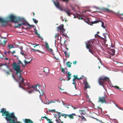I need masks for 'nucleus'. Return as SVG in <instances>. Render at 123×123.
<instances>
[{"instance_id": "nucleus-60", "label": "nucleus", "mask_w": 123, "mask_h": 123, "mask_svg": "<svg viewBox=\"0 0 123 123\" xmlns=\"http://www.w3.org/2000/svg\"><path fill=\"white\" fill-rule=\"evenodd\" d=\"M42 117L43 118H46V116H44V117Z\"/></svg>"}, {"instance_id": "nucleus-3", "label": "nucleus", "mask_w": 123, "mask_h": 123, "mask_svg": "<svg viewBox=\"0 0 123 123\" xmlns=\"http://www.w3.org/2000/svg\"><path fill=\"white\" fill-rule=\"evenodd\" d=\"M7 20H4L3 18L0 17V23H2V26H5L8 22H11L15 23H17L20 21H23V19L21 18L17 17L13 15L9 16L8 17Z\"/></svg>"}, {"instance_id": "nucleus-25", "label": "nucleus", "mask_w": 123, "mask_h": 123, "mask_svg": "<svg viewBox=\"0 0 123 123\" xmlns=\"http://www.w3.org/2000/svg\"><path fill=\"white\" fill-rule=\"evenodd\" d=\"M32 59H31V60L30 61H27L26 60H25L24 61V62L25 64L26 65L27 64L29 63H30L31 61L32 60Z\"/></svg>"}, {"instance_id": "nucleus-59", "label": "nucleus", "mask_w": 123, "mask_h": 123, "mask_svg": "<svg viewBox=\"0 0 123 123\" xmlns=\"http://www.w3.org/2000/svg\"><path fill=\"white\" fill-rule=\"evenodd\" d=\"M22 67H25V66L23 64V65H22Z\"/></svg>"}, {"instance_id": "nucleus-43", "label": "nucleus", "mask_w": 123, "mask_h": 123, "mask_svg": "<svg viewBox=\"0 0 123 123\" xmlns=\"http://www.w3.org/2000/svg\"><path fill=\"white\" fill-rule=\"evenodd\" d=\"M61 69H62V72L63 73L64 72H65L64 69V68H62Z\"/></svg>"}, {"instance_id": "nucleus-37", "label": "nucleus", "mask_w": 123, "mask_h": 123, "mask_svg": "<svg viewBox=\"0 0 123 123\" xmlns=\"http://www.w3.org/2000/svg\"><path fill=\"white\" fill-rule=\"evenodd\" d=\"M61 1H62L63 2H66V3H67L68 1L69 0H60Z\"/></svg>"}, {"instance_id": "nucleus-45", "label": "nucleus", "mask_w": 123, "mask_h": 123, "mask_svg": "<svg viewBox=\"0 0 123 123\" xmlns=\"http://www.w3.org/2000/svg\"><path fill=\"white\" fill-rule=\"evenodd\" d=\"M83 18H82V17H79L78 18V19H80V20H82V19H83Z\"/></svg>"}, {"instance_id": "nucleus-31", "label": "nucleus", "mask_w": 123, "mask_h": 123, "mask_svg": "<svg viewBox=\"0 0 123 123\" xmlns=\"http://www.w3.org/2000/svg\"><path fill=\"white\" fill-rule=\"evenodd\" d=\"M56 102V100H54L53 101H50L49 104L52 103H55Z\"/></svg>"}, {"instance_id": "nucleus-44", "label": "nucleus", "mask_w": 123, "mask_h": 123, "mask_svg": "<svg viewBox=\"0 0 123 123\" xmlns=\"http://www.w3.org/2000/svg\"><path fill=\"white\" fill-rule=\"evenodd\" d=\"M20 64H21L22 65H23V63L20 60H18Z\"/></svg>"}, {"instance_id": "nucleus-26", "label": "nucleus", "mask_w": 123, "mask_h": 123, "mask_svg": "<svg viewBox=\"0 0 123 123\" xmlns=\"http://www.w3.org/2000/svg\"><path fill=\"white\" fill-rule=\"evenodd\" d=\"M5 65L6 66L7 68H9V67L8 66H7L6 64H0V67H2L3 66Z\"/></svg>"}, {"instance_id": "nucleus-8", "label": "nucleus", "mask_w": 123, "mask_h": 123, "mask_svg": "<svg viewBox=\"0 0 123 123\" xmlns=\"http://www.w3.org/2000/svg\"><path fill=\"white\" fill-rule=\"evenodd\" d=\"M64 25L63 24H62L61 25L58 26L57 28L58 31H60L62 32L63 34V35L65 36L63 32L65 31V30L64 28Z\"/></svg>"}, {"instance_id": "nucleus-22", "label": "nucleus", "mask_w": 123, "mask_h": 123, "mask_svg": "<svg viewBox=\"0 0 123 123\" xmlns=\"http://www.w3.org/2000/svg\"><path fill=\"white\" fill-rule=\"evenodd\" d=\"M72 63H70L69 62H66V64L67 66L68 67L70 68L71 67V64Z\"/></svg>"}, {"instance_id": "nucleus-15", "label": "nucleus", "mask_w": 123, "mask_h": 123, "mask_svg": "<svg viewBox=\"0 0 123 123\" xmlns=\"http://www.w3.org/2000/svg\"><path fill=\"white\" fill-rule=\"evenodd\" d=\"M63 11L66 12L69 16H70L72 14V13L71 12V10L68 9L64 10Z\"/></svg>"}, {"instance_id": "nucleus-20", "label": "nucleus", "mask_w": 123, "mask_h": 123, "mask_svg": "<svg viewBox=\"0 0 123 123\" xmlns=\"http://www.w3.org/2000/svg\"><path fill=\"white\" fill-rule=\"evenodd\" d=\"M31 51H33L37 52V51L41 53H43V52L39 50H36L32 48H31Z\"/></svg>"}, {"instance_id": "nucleus-38", "label": "nucleus", "mask_w": 123, "mask_h": 123, "mask_svg": "<svg viewBox=\"0 0 123 123\" xmlns=\"http://www.w3.org/2000/svg\"><path fill=\"white\" fill-rule=\"evenodd\" d=\"M34 91V90H31L30 91H28V93H31L32 92H33Z\"/></svg>"}, {"instance_id": "nucleus-58", "label": "nucleus", "mask_w": 123, "mask_h": 123, "mask_svg": "<svg viewBox=\"0 0 123 123\" xmlns=\"http://www.w3.org/2000/svg\"><path fill=\"white\" fill-rule=\"evenodd\" d=\"M41 119L43 121V118L42 117L41 118Z\"/></svg>"}, {"instance_id": "nucleus-24", "label": "nucleus", "mask_w": 123, "mask_h": 123, "mask_svg": "<svg viewBox=\"0 0 123 123\" xmlns=\"http://www.w3.org/2000/svg\"><path fill=\"white\" fill-rule=\"evenodd\" d=\"M59 34H55V38L56 39L59 40Z\"/></svg>"}, {"instance_id": "nucleus-36", "label": "nucleus", "mask_w": 123, "mask_h": 123, "mask_svg": "<svg viewBox=\"0 0 123 123\" xmlns=\"http://www.w3.org/2000/svg\"><path fill=\"white\" fill-rule=\"evenodd\" d=\"M80 111H82V114H85V111H84V110H80Z\"/></svg>"}, {"instance_id": "nucleus-52", "label": "nucleus", "mask_w": 123, "mask_h": 123, "mask_svg": "<svg viewBox=\"0 0 123 123\" xmlns=\"http://www.w3.org/2000/svg\"><path fill=\"white\" fill-rule=\"evenodd\" d=\"M56 100V102H59V103H60V100H59L57 99V100Z\"/></svg>"}, {"instance_id": "nucleus-5", "label": "nucleus", "mask_w": 123, "mask_h": 123, "mask_svg": "<svg viewBox=\"0 0 123 123\" xmlns=\"http://www.w3.org/2000/svg\"><path fill=\"white\" fill-rule=\"evenodd\" d=\"M93 43L92 40H90L88 41V43L86 44V48L89 49V51L92 54L94 55L93 52Z\"/></svg>"}, {"instance_id": "nucleus-62", "label": "nucleus", "mask_w": 123, "mask_h": 123, "mask_svg": "<svg viewBox=\"0 0 123 123\" xmlns=\"http://www.w3.org/2000/svg\"><path fill=\"white\" fill-rule=\"evenodd\" d=\"M66 49H67V51H68V48H66Z\"/></svg>"}, {"instance_id": "nucleus-7", "label": "nucleus", "mask_w": 123, "mask_h": 123, "mask_svg": "<svg viewBox=\"0 0 123 123\" xmlns=\"http://www.w3.org/2000/svg\"><path fill=\"white\" fill-rule=\"evenodd\" d=\"M21 18L23 19L22 20L23 21H20L19 22H22V23L20 24L18 23V24L17 25H16L15 27L16 28H19L22 25H23L25 26L28 25L30 27H33L32 26V25H30L27 22H26L25 19L23 18Z\"/></svg>"}, {"instance_id": "nucleus-30", "label": "nucleus", "mask_w": 123, "mask_h": 123, "mask_svg": "<svg viewBox=\"0 0 123 123\" xmlns=\"http://www.w3.org/2000/svg\"><path fill=\"white\" fill-rule=\"evenodd\" d=\"M103 35L104 36L105 38V39L106 38V36H108V35L107 33H104L103 34Z\"/></svg>"}, {"instance_id": "nucleus-21", "label": "nucleus", "mask_w": 123, "mask_h": 123, "mask_svg": "<svg viewBox=\"0 0 123 123\" xmlns=\"http://www.w3.org/2000/svg\"><path fill=\"white\" fill-rule=\"evenodd\" d=\"M117 14L119 16V18H123V13L120 14L118 12Z\"/></svg>"}, {"instance_id": "nucleus-11", "label": "nucleus", "mask_w": 123, "mask_h": 123, "mask_svg": "<svg viewBox=\"0 0 123 123\" xmlns=\"http://www.w3.org/2000/svg\"><path fill=\"white\" fill-rule=\"evenodd\" d=\"M98 102H100L102 103H106L105 97H99V98Z\"/></svg>"}, {"instance_id": "nucleus-6", "label": "nucleus", "mask_w": 123, "mask_h": 123, "mask_svg": "<svg viewBox=\"0 0 123 123\" xmlns=\"http://www.w3.org/2000/svg\"><path fill=\"white\" fill-rule=\"evenodd\" d=\"M29 85L30 84H29ZM28 86L27 87V88L28 89H31V88H34V89L37 91H39V93L41 94V95H43V93H44V92H43L42 90H41V93L40 92L39 90V84H37V85H32L31 86H30L29 85H28Z\"/></svg>"}, {"instance_id": "nucleus-55", "label": "nucleus", "mask_w": 123, "mask_h": 123, "mask_svg": "<svg viewBox=\"0 0 123 123\" xmlns=\"http://www.w3.org/2000/svg\"><path fill=\"white\" fill-rule=\"evenodd\" d=\"M12 76L13 77L14 79L15 80H16V81H17V80H16L15 78V77L13 75H12Z\"/></svg>"}, {"instance_id": "nucleus-42", "label": "nucleus", "mask_w": 123, "mask_h": 123, "mask_svg": "<svg viewBox=\"0 0 123 123\" xmlns=\"http://www.w3.org/2000/svg\"><path fill=\"white\" fill-rule=\"evenodd\" d=\"M73 84L74 85H75V83H76V82L75 81V80H73Z\"/></svg>"}, {"instance_id": "nucleus-29", "label": "nucleus", "mask_w": 123, "mask_h": 123, "mask_svg": "<svg viewBox=\"0 0 123 123\" xmlns=\"http://www.w3.org/2000/svg\"><path fill=\"white\" fill-rule=\"evenodd\" d=\"M33 20L34 22L36 24L38 22L37 20L34 18L33 19Z\"/></svg>"}, {"instance_id": "nucleus-12", "label": "nucleus", "mask_w": 123, "mask_h": 123, "mask_svg": "<svg viewBox=\"0 0 123 123\" xmlns=\"http://www.w3.org/2000/svg\"><path fill=\"white\" fill-rule=\"evenodd\" d=\"M97 9H101L104 12L106 11L107 12H110L111 11L109 10L108 9L106 8L102 7L101 8L98 7H96Z\"/></svg>"}, {"instance_id": "nucleus-57", "label": "nucleus", "mask_w": 123, "mask_h": 123, "mask_svg": "<svg viewBox=\"0 0 123 123\" xmlns=\"http://www.w3.org/2000/svg\"><path fill=\"white\" fill-rule=\"evenodd\" d=\"M61 114V113L59 112H58V115L59 116V115H60V114Z\"/></svg>"}, {"instance_id": "nucleus-47", "label": "nucleus", "mask_w": 123, "mask_h": 123, "mask_svg": "<svg viewBox=\"0 0 123 123\" xmlns=\"http://www.w3.org/2000/svg\"><path fill=\"white\" fill-rule=\"evenodd\" d=\"M77 62L76 61H75L74 62H73V63L75 65L77 63Z\"/></svg>"}, {"instance_id": "nucleus-16", "label": "nucleus", "mask_w": 123, "mask_h": 123, "mask_svg": "<svg viewBox=\"0 0 123 123\" xmlns=\"http://www.w3.org/2000/svg\"><path fill=\"white\" fill-rule=\"evenodd\" d=\"M74 78L73 79V80H75L76 79H77L78 80H79L80 79H82V78L81 77H80V78H78L77 77V75H74Z\"/></svg>"}, {"instance_id": "nucleus-48", "label": "nucleus", "mask_w": 123, "mask_h": 123, "mask_svg": "<svg viewBox=\"0 0 123 123\" xmlns=\"http://www.w3.org/2000/svg\"><path fill=\"white\" fill-rule=\"evenodd\" d=\"M72 107L74 110L76 109L77 108V107H73V106H72Z\"/></svg>"}, {"instance_id": "nucleus-34", "label": "nucleus", "mask_w": 123, "mask_h": 123, "mask_svg": "<svg viewBox=\"0 0 123 123\" xmlns=\"http://www.w3.org/2000/svg\"><path fill=\"white\" fill-rule=\"evenodd\" d=\"M32 45H35V46H34V48H35L37 46H38L39 45L38 44H31Z\"/></svg>"}, {"instance_id": "nucleus-4", "label": "nucleus", "mask_w": 123, "mask_h": 123, "mask_svg": "<svg viewBox=\"0 0 123 123\" xmlns=\"http://www.w3.org/2000/svg\"><path fill=\"white\" fill-rule=\"evenodd\" d=\"M109 79L108 77L104 76H102L99 78L98 82L100 85L104 87V85L106 84V82H109Z\"/></svg>"}, {"instance_id": "nucleus-49", "label": "nucleus", "mask_w": 123, "mask_h": 123, "mask_svg": "<svg viewBox=\"0 0 123 123\" xmlns=\"http://www.w3.org/2000/svg\"><path fill=\"white\" fill-rule=\"evenodd\" d=\"M48 123H53V122L51 121H49L48 122Z\"/></svg>"}, {"instance_id": "nucleus-1", "label": "nucleus", "mask_w": 123, "mask_h": 123, "mask_svg": "<svg viewBox=\"0 0 123 123\" xmlns=\"http://www.w3.org/2000/svg\"><path fill=\"white\" fill-rule=\"evenodd\" d=\"M20 64L19 62L17 63L14 62L12 65V69L16 71V74L17 75H19L18 78L19 81V87L25 89V88L23 86H25L26 85H29V83L26 80L23 79L21 75V73L22 71L20 69L19 66Z\"/></svg>"}, {"instance_id": "nucleus-64", "label": "nucleus", "mask_w": 123, "mask_h": 123, "mask_svg": "<svg viewBox=\"0 0 123 123\" xmlns=\"http://www.w3.org/2000/svg\"><path fill=\"white\" fill-rule=\"evenodd\" d=\"M5 59L6 60H8V58H7L6 57L5 58Z\"/></svg>"}, {"instance_id": "nucleus-50", "label": "nucleus", "mask_w": 123, "mask_h": 123, "mask_svg": "<svg viewBox=\"0 0 123 123\" xmlns=\"http://www.w3.org/2000/svg\"><path fill=\"white\" fill-rule=\"evenodd\" d=\"M20 53L23 55H25V54L24 53H22V52H21Z\"/></svg>"}, {"instance_id": "nucleus-40", "label": "nucleus", "mask_w": 123, "mask_h": 123, "mask_svg": "<svg viewBox=\"0 0 123 123\" xmlns=\"http://www.w3.org/2000/svg\"><path fill=\"white\" fill-rule=\"evenodd\" d=\"M58 8H59L60 10L61 11H63V10H64L63 9L62 7H61L60 6L59 7H58Z\"/></svg>"}, {"instance_id": "nucleus-14", "label": "nucleus", "mask_w": 123, "mask_h": 123, "mask_svg": "<svg viewBox=\"0 0 123 123\" xmlns=\"http://www.w3.org/2000/svg\"><path fill=\"white\" fill-rule=\"evenodd\" d=\"M52 1L56 7L58 8L60 6L59 3L58 2V0H56V2L54 0H52Z\"/></svg>"}, {"instance_id": "nucleus-13", "label": "nucleus", "mask_w": 123, "mask_h": 123, "mask_svg": "<svg viewBox=\"0 0 123 123\" xmlns=\"http://www.w3.org/2000/svg\"><path fill=\"white\" fill-rule=\"evenodd\" d=\"M83 83L84 85L85 86V89H86L88 88H90V86L86 81V80L84 81Z\"/></svg>"}, {"instance_id": "nucleus-28", "label": "nucleus", "mask_w": 123, "mask_h": 123, "mask_svg": "<svg viewBox=\"0 0 123 123\" xmlns=\"http://www.w3.org/2000/svg\"><path fill=\"white\" fill-rule=\"evenodd\" d=\"M49 111L50 112H55V109H53L51 110H49Z\"/></svg>"}, {"instance_id": "nucleus-35", "label": "nucleus", "mask_w": 123, "mask_h": 123, "mask_svg": "<svg viewBox=\"0 0 123 123\" xmlns=\"http://www.w3.org/2000/svg\"><path fill=\"white\" fill-rule=\"evenodd\" d=\"M9 52H11L12 54H14L15 53V51H13L12 52H11V51H8V53H9Z\"/></svg>"}, {"instance_id": "nucleus-23", "label": "nucleus", "mask_w": 123, "mask_h": 123, "mask_svg": "<svg viewBox=\"0 0 123 123\" xmlns=\"http://www.w3.org/2000/svg\"><path fill=\"white\" fill-rule=\"evenodd\" d=\"M79 117L81 118L82 120L84 121H86V120L85 118L83 116H79Z\"/></svg>"}, {"instance_id": "nucleus-63", "label": "nucleus", "mask_w": 123, "mask_h": 123, "mask_svg": "<svg viewBox=\"0 0 123 123\" xmlns=\"http://www.w3.org/2000/svg\"><path fill=\"white\" fill-rule=\"evenodd\" d=\"M35 34H37V32H35Z\"/></svg>"}, {"instance_id": "nucleus-17", "label": "nucleus", "mask_w": 123, "mask_h": 123, "mask_svg": "<svg viewBox=\"0 0 123 123\" xmlns=\"http://www.w3.org/2000/svg\"><path fill=\"white\" fill-rule=\"evenodd\" d=\"M76 115L75 113H73L71 114L68 115V117L71 119H73L74 118V116H75Z\"/></svg>"}, {"instance_id": "nucleus-56", "label": "nucleus", "mask_w": 123, "mask_h": 123, "mask_svg": "<svg viewBox=\"0 0 123 123\" xmlns=\"http://www.w3.org/2000/svg\"><path fill=\"white\" fill-rule=\"evenodd\" d=\"M98 108H99V109H101V111H102V109L101 108H100V107H98Z\"/></svg>"}, {"instance_id": "nucleus-51", "label": "nucleus", "mask_w": 123, "mask_h": 123, "mask_svg": "<svg viewBox=\"0 0 123 123\" xmlns=\"http://www.w3.org/2000/svg\"><path fill=\"white\" fill-rule=\"evenodd\" d=\"M6 73L7 74L9 75L10 74L9 71H6Z\"/></svg>"}, {"instance_id": "nucleus-41", "label": "nucleus", "mask_w": 123, "mask_h": 123, "mask_svg": "<svg viewBox=\"0 0 123 123\" xmlns=\"http://www.w3.org/2000/svg\"><path fill=\"white\" fill-rule=\"evenodd\" d=\"M45 119H46V120L47 121H50V120L52 121L51 119H49L47 117H46Z\"/></svg>"}, {"instance_id": "nucleus-53", "label": "nucleus", "mask_w": 123, "mask_h": 123, "mask_svg": "<svg viewBox=\"0 0 123 123\" xmlns=\"http://www.w3.org/2000/svg\"><path fill=\"white\" fill-rule=\"evenodd\" d=\"M59 117H58V118L59 120H60L61 121V119H60V118L61 117V116L60 115L59 116Z\"/></svg>"}, {"instance_id": "nucleus-27", "label": "nucleus", "mask_w": 123, "mask_h": 123, "mask_svg": "<svg viewBox=\"0 0 123 123\" xmlns=\"http://www.w3.org/2000/svg\"><path fill=\"white\" fill-rule=\"evenodd\" d=\"M61 116L64 117L65 118H66L67 117H68V115L65 114H62Z\"/></svg>"}, {"instance_id": "nucleus-54", "label": "nucleus", "mask_w": 123, "mask_h": 123, "mask_svg": "<svg viewBox=\"0 0 123 123\" xmlns=\"http://www.w3.org/2000/svg\"><path fill=\"white\" fill-rule=\"evenodd\" d=\"M3 42H4V45H5L6 44V41H4Z\"/></svg>"}, {"instance_id": "nucleus-10", "label": "nucleus", "mask_w": 123, "mask_h": 123, "mask_svg": "<svg viewBox=\"0 0 123 123\" xmlns=\"http://www.w3.org/2000/svg\"><path fill=\"white\" fill-rule=\"evenodd\" d=\"M45 46L47 50L49 52H51L52 53H53V50L49 48V44L46 42H45Z\"/></svg>"}, {"instance_id": "nucleus-9", "label": "nucleus", "mask_w": 123, "mask_h": 123, "mask_svg": "<svg viewBox=\"0 0 123 123\" xmlns=\"http://www.w3.org/2000/svg\"><path fill=\"white\" fill-rule=\"evenodd\" d=\"M100 22L101 23V26L102 27L104 28H105V26L104 25V23L101 20H96L94 21H93L91 22V23L92 24H94L95 23H98L99 22Z\"/></svg>"}, {"instance_id": "nucleus-2", "label": "nucleus", "mask_w": 123, "mask_h": 123, "mask_svg": "<svg viewBox=\"0 0 123 123\" xmlns=\"http://www.w3.org/2000/svg\"><path fill=\"white\" fill-rule=\"evenodd\" d=\"M0 112L2 113V115L3 116L5 115L6 120L9 123H21L20 122L17 121V117L15 116L14 113H9L8 111L6 110V109L2 108Z\"/></svg>"}, {"instance_id": "nucleus-46", "label": "nucleus", "mask_w": 123, "mask_h": 123, "mask_svg": "<svg viewBox=\"0 0 123 123\" xmlns=\"http://www.w3.org/2000/svg\"><path fill=\"white\" fill-rule=\"evenodd\" d=\"M100 37V36H99L98 35V34H95V37Z\"/></svg>"}, {"instance_id": "nucleus-61", "label": "nucleus", "mask_w": 123, "mask_h": 123, "mask_svg": "<svg viewBox=\"0 0 123 123\" xmlns=\"http://www.w3.org/2000/svg\"><path fill=\"white\" fill-rule=\"evenodd\" d=\"M62 104L63 105H66L64 103H63V102H62Z\"/></svg>"}, {"instance_id": "nucleus-32", "label": "nucleus", "mask_w": 123, "mask_h": 123, "mask_svg": "<svg viewBox=\"0 0 123 123\" xmlns=\"http://www.w3.org/2000/svg\"><path fill=\"white\" fill-rule=\"evenodd\" d=\"M85 21L88 24H89V22L90 21L88 19H87L86 20H85Z\"/></svg>"}, {"instance_id": "nucleus-18", "label": "nucleus", "mask_w": 123, "mask_h": 123, "mask_svg": "<svg viewBox=\"0 0 123 123\" xmlns=\"http://www.w3.org/2000/svg\"><path fill=\"white\" fill-rule=\"evenodd\" d=\"M68 75L67 76V78H68V79L67 80H70L71 79V74L70 73V72H68Z\"/></svg>"}, {"instance_id": "nucleus-33", "label": "nucleus", "mask_w": 123, "mask_h": 123, "mask_svg": "<svg viewBox=\"0 0 123 123\" xmlns=\"http://www.w3.org/2000/svg\"><path fill=\"white\" fill-rule=\"evenodd\" d=\"M8 47H9V49L14 48V47L12 45H10L8 46Z\"/></svg>"}, {"instance_id": "nucleus-19", "label": "nucleus", "mask_w": 123, "mask_h": 123, "mask_svg": "<svg viewBox=\"0 0 123 123\" xmlns=\"http://www.w3.org/2000/svg\"><path fill=\"white\" fill-rule=\"evenodd\" d=\"M65 55L67 57L69 58V53H67V51L66 50L63 51Z\"/></svg>"}, {"instance_id": "nucleus-39", "label": "nucleus", "mask_w": 123, "mask_h": 123, "mask_svg": "<svg viewBox=\"0 0 123 123\" xmlns=\"http://www.w3.org/2000/svg\"><path fill=\"white\" fill-rule=\"evenodd\" d=\"M114 87H115V88L116 89H119L120 90L121 89V88H120L118 86H115Z\"/></svg>"}]
</instances>
